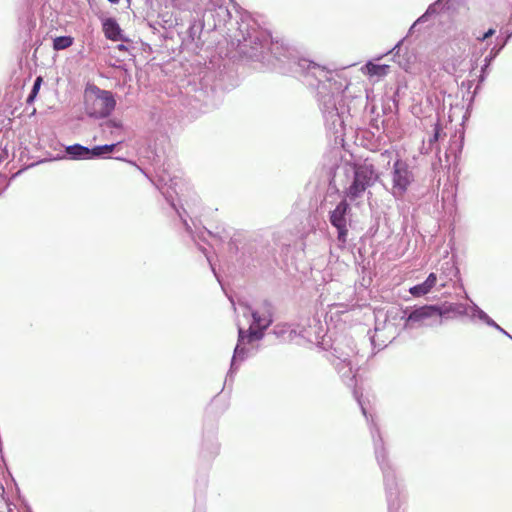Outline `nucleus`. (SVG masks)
Returning <instances> with one entry per match:
<instances>
[{"label":"nucleus","mask_w":512,"mask_h":512,"mask_svg":"<svg viewBox=\"0 0 512 512\" xmlns=\"http://www.w3.org/2000/svg\"><path fill=\"white\" fill-rule=\"evenodd\" d=\"M85 112L90 118L109 117L116 107V100L111 91L90 85L85 90Z\"/></svg>","instance_id":"5"},{"label":"nucleus","mask_w":512,"mask_h":512,"mask_svg":"<svg viewBox=\"0 0 512 512\" xmlns=\"http://www.w3.org/2000/svg\"><path fill=\"white\" fill-rule=\"evenodd\" d=\"M102 131L105 133L107 131L110 132L111 135H120V131L123 127V124L118 119H108L100 124Z\"/></svg>","instance_id":"22"},{"label":"nucleus","mask_w":512,"mask_h":512,"mask_svg":"<svg viewBox=\"0 0 512 512\" xmlns=\"http://www.w3.org/2000/svg\"><path fill=\"white\" fill-rule=\"evenodd\" d=\"M229 249H230V251H231V252H232L234 249H235V251H238V247H237V245H236L235 241H232V240L230 241V243H229Z\"/></svg>","instance_id":"38"},{"label":"nucleus","mask_w":512,"mask_h":512,"mask_svg":"<svg viewBox=\"0 0 512 512\" xmlns=\"http://www.w3.org/2000/svg\"><path fill=\"white\" fill-rule=\"evenodd\" d=\"M402 42L403 40H400L392 49L389 53H393L394 54V60L398 63V65L404 69L405 71H408L409 68H410V64H409V61L407 59H405L404 57H401L399 55V51L401 49V45H402Z\"/></svg>","instance_id":"26"},{"label":"nucleus","mask_w":512,"mask_h":512,"mask_svg":"<svg viewBox=\"0 0 512 512\" xmlns=\"http://www.w3.org/2000/svg\"><path fill=\"white\" fill-rule=\"evenodd\" d=\"M273 331L277 336H281L286 332L285 326H279V325L276 326Z\"/></svg>","instance_id":"36"},{"label":"nucleus","mask_w":512,"mask_h":512,"mask_svg":"<svg viewBox=\"0 0 512 512\" xmlns=\"http://www.w3.org/2000/svg\"><path fill=\"white\" fill-rule=\"evenodd\" d=\"M237 262L239 263L240 266H250V261L248 259H246V257L244 256V252H242L241 256L239 258H237Z\"/></svg>","instance_id":"35"},{"label":"nucleus","mask_w":512,"mask_h":512,"mask_svg":"<svg viewBox=\"0 0 512 512\" xmlns=\"http://www.w3.org/2000/svg\"><path fill=\"white\" fill-rule=\"evenodd\" d=\"M472 316L477 317L490 327H497V323L476 304H473L472 306Z\"/></svg>","instance_id":"23"},{"label":"nucleus","mask_w":512,"mask_h":512,"mask_svg":"<svg viewBox=\"0 0 512 512\" xmlns=\"http://www.w3.org/2000/svg\"><path fill=\"white\" fill-rule=\"evenodd\" d=\"M428 16H429V15H426V12H425L422 16H420V17L417 19L416 23H420V22H424V21H426V19H427V17H428Z\"/></svg>","instance_id":"39"},{"label":"nucleus","mask_w":512,"mask_h":512,"mask_svg":"<svg viewBox=\"0 0 512 512\" xmlns=\"http://www.w3.org/2000/svg\"><path fill=\"white\" fill-rule=\"evenodd\" d=\"M334 352H335V353H338V348H336V347H335V348H334Z\"/></svg>","instance_id":"43"},{"label":"nucleus","mask_w":512,"mask_h":512,"mask_svg":"<svg viewBox=\"0 0 512 512\" xmlns=\"http://www.w3.org/2000/svg\"><path fill=\"white\" fill-rule=\"evenodd\" d=\"M270 49L275 58L272 69L294 77L302 76L309 86L317 87V102L325 125L334 133H340L344 126L343 93L348 87L347 80L333 70L300 58L285 41L272 42Z\"/></svg>","instance_id":"1"},{"label":"nucleus","mask_w":512,"mask_h":512,"mask_svg":"<svg viewBox=\"0 0 512 512\" xmlns=\"http://www.w3.org/2000/svg\"><path fill=\"white\" fill-rule=\"evenodd\" d=\"M103 32L105 37L111 41H126L127 38L123 35L122 29L114 18H106L103 23Z\"/></svg>","instance_id":"16"},{"label":"nucleus","mask_w":512,"mask_h":512,"mask_svg":"<svg viewBox=\"0 0 512 512\" xmlns=\"http://www.w3.org/2000/svg\"><path fill=\"white\" fill-rule=\"evenodd\" d=\"M441 133H442V126H441L439 120H437L433 125L432 135L429 137L427 143H425V142L423 143V147H422L423 154H429L434 149L436 151H439L438 141L441 137Z\"/></svg>","instance_id":"19"},{"label":"nucleus","mask_w":512,"mask_h":512,"mask_svg":"<svg viewBox=\"0 0 512 512\" xmlns=\"http://www.w3.org/2000/svg\"><path fill=\"white\" fill-rule=\"evenodd\" d=\"M156 188L162 193V195L165 197L166 201L170 204V206L175 210L177 215L179 216L180 220L182 221L187 233L191 236L192 240L196 243L198 246V249L205 254L207 261L209 262L211 269L214 273V275L218 278L215 268L211 262L210 257L207 255L206 248L198 243V240L205 241L206 236L218 238L221 241H224L226 238L229 237L228 234H225L224 236L220 234L213 233L212 231L202 228L198 229L196 227L195 221L190 218L187 211L181 206L177 207L175 203V199L173 196V193L177 194L175 186L177 185L175 178L171 177L164 169L158 170L156 172V178L152 181Z\"/></svg>","instance_id":"4"},{"label":"nucleus","mask_w":512,"mask_h":512,"mask_svg":"<svg viewBox=\"0 0 512 512\" xmlns=\"http://www.w3.org/2000/svg\"><path fill=\"white\" fill-rule=\"evenodd\" d=\"M354 396H355V398H356V400H357V402H358V404H359V406L361 408V411H362L363 415L368 420L367 411H366L365 407L363 406V403H362L360 397L358 396V393H357L356 390H354Z\"/></svg>","instance_id":"34"},{"label":"nucleus","mask_w":512,"mask_h":512,"mask_svg":"<svg viewBox=\"0 0 512 512\" xmlns=\"http://www.w3.org/2000/svg\"><path fill=\"white\" fill-rule=\"evenodd\" d=\"M122 142L123 140H119L115 143L96 145L90 148V160L109 158L110 154L114 152L116 147L119 146Z\"/></svg>","instance_id":"18"},{"label":"nucleus","mask_w":512,"mask_h":512,"mask_svg":"<svg viewBox=\"0 0 512 512\" xmlns=\"http://www.w3.org/2000/svg\"><path fill=\"white\" fill-rule=\"evenodd\" d=\"M219 450L220 445L217 441L216 432L211 430L204 435L200 454L204 459L210 460L218 455Z\"/></svg>","instance_id":"14"},{"label":"nucleus","mask_w":512,"mask_h":512,"mask_svg":"<svg viewBox=\"0 0 512 512\" xmlns=\"http://www.w3.org/2000/svg\"><path fill=\"white\" fill-rule=\"evenodd\" d=\"M350 212L351 207L346 200H341L335 209L329 212V222L337 230V241L340 248H344L347 242V216Z\"/></svg>","instance_id":"8"},{"label":"nucleus","mask_w":512,"mask_h":512,"mask_svg":"<svg viewBox=\"0 0 512 512\" xmlns=\"http://www.w3.org/2000/svg\"><path fill=\"white\" fill-rule=\"evenodd\" d=\"M459 269L455 266L454 263L450 261H446L441 266V274L440 279H443L442 286H445L448 281L453 280V278L458 277Z\"/></svg>","instance_id":"20"},{"label":"nucleus","mask_w":512,"mask_h":512,"mask_svg":"<svg viewBox=\"0 0 512 512\" xmlns=\"http://www.w3.org/2000/svg\"><path fill=\"white\" fill-rule=\"evenodd\" d=\"M392 327V325H389L386 323V320L383 322V323H376V326H375V334H378L379 332H381L382 330L384 329H387V328H390ZM377 335H374L371 337V343L373 345L374 348H377L378 350H381L382 348H384L386 346L385 344V340H381V343H376V337Z\"/></svg>","instance_id":"28"},{"label":"nucleus","mask_w":512,"mask_h":512,"mask_svg":"<svg viewBox=\"0 0 512 512\" xmlns=\"http://www.w3.org/2000/svg\"><path fill=\"white\" fill-rule=\"evenodd\" d=\"M512 37V31L507 32L504 37L498 36L496 38V44L490 49L487 56H485L483 60V64L480 69V74L478 76V84L475 88V92L481 87V85L486 80L487 76L490 72V66L492 62L495 60V58L502 53V50L504 47L508 44L509 40Z\"/></svg>","instance_id":"10"},{"label":"nucleus","mask_w":512,"mask_h":512,"mask_svg":"<svg viewBox=\"0 0 512 512\" xmlns=\"http://www.w3.org/2000/svg\"><path fill=\"white\" fill-rule=\"evenodd\" d=\"M108 1H109L110 3H112V4H117V3H119V1H120V0H108Z\"/></svg>","instance_id":"41"},{"label":"nucleus","mask_w":512,"mask_h":512,"mask_svg":"<svg viewBox=\"0 0 512 512\" xmlns=\"http://www.w3.org/2000/svg\"><path fill=\"white\" fill-rule=\"evenodd\" d=\"M368 73L371 76H385L388 73L389 65L386 64H374L372 62L367 63Z\"/></svg>","instance_id":"27"},{"label":"nucleus","mask_w":512,"mask_h":512,"mask_svg":"<svg viewBox=\"0 0 512 512\" xmlns=\"http://www.w3.org/2000/svg\"><path fill=\"white\" fill-rule=\"evenodd\" d=\"M434 308L436 309L435 315H436V325L442 324V318L447 316L450 313L463 315L466 313V308L463 304L460 303H449L444 302L441 304H433Z\"/></svg>","instance_id":"15"},{"label":"nucleus","mask_w":512,"mask_h":512,"mask_svg":"<svg viewBox=\"0 0 512 512\" xmlns=\"http://www.w3.org/2000/svg\"><path fill=\"white\" fill-rule=\"evenodd\" d=\"M247 342V334L246 331L239 327L238 328V341L236 347L234 349V353L231 359L230 369L226 376V381L232 380L234 374L238 370L237 362H243L249 354V349L245 347V343Z\"/></svg>","instance_id":"13"},{"label":"nucleus","mask_w":512,"mask_h":512,"mask_svg":"<svg viewBox=\"0 0 512 512\" xmlns=\"http://www.w3.org/2000/svg\"><path fill=\"white\" fill-rule=\"evenodd\" d=\"M206 23L207 22L205 19L203 21L199 19H193L190 22V26L187 30V36L191 42H195L196 40L200 39V35Z\"/></svg>","instance_id":"21"},{"label":"nucleus","mask_w":512,"mask_h":512,"mask_svg":"<svg viewBox=\"0 0 512 512\" xmlns=\"http://www.w3.org/2000/svg\"><path fill=\"white\" fill-rule=\"evenodd\" d=\"M117 48H118L119 50H125V51L127 50V47H126L124 44H119V45L117 46Z\"/></svg>","instance_id":"40"},{"label":"nucleus","mask_w":512,"mask_h":512,"mask_svg":"<svg viewBox=\"0 0 512 512\" xmlns=\"http://www.w3.org/2000/svg\"><path fill=\"white\" fill-rule=\"evenodd\" d=\"M495 34V29L490 28L482 36L477 37V40L480 42H484Z\"/></svg>","instance_id":"32"},{"label":"nucleus","mask_w":512,"mask_h":512,"mask_svg":"<svg viewBox=\"0 0 512 512\" xmlns=\"http://www.w3.org/2000/svg\"><path fill=\"white\" fill-rule=\"evenodd\" d=\"M252 324L246 331L247 343L259 341L264 337L265 330L272 324L273 319L270 313L260 314L256 310L251 311Z\"/></svg>","instance_id":"12"},{"label":"nucleus","mask_w":512,"mask_h":512,"mask_svg":"<svg viewBox=\"0 0 512 512\" xmlns=\"http://www.w3.org/2000/svg\"><path fill=\"white\" fill-rule=\"evenodd\" d=\"M200 0H171L172 6L181 11L194 10Z\"/></svg>","instance_id":"24"},{"label":"nucleus","mask_w":512,"mask_h":512,"mask_svg":"<svg viewBox=\"0 0 512 512\" xmlns=\"http://www.w3.org/2000/svg\"><path fill=\"white\" fill-rule=\"evenodd\" d=\"M378 175L371 163L355 164L353 168V180L346 191L347 197L354 201L359 198L367 188L377 180Z\"/></svg>","instance_id":"6"},{"label":"nucleus","mask_w":512,"mask_h":512,"mask_svg":"<svg viewBox=\"0 0 512 512\" xmlns=\"http://www.w3.org/2000/svg\"><path fill=\"white\" fill-rule=\"evenodd\" d=\"M496 330H498L499 332H501L502 334H504L505 336H507L509 339L512 340V335L509 334L505 329H503L501 326H499L497 324V327H494Z\"/></svg>","instance_id":"37"},{"label":"nucleus","mask_w":512,"mask_h":512,"mask_svg":"<svg viewBox=\"0 0 512 512\" xmlns=\"http://www.w3.org/2000/svg\"><path fill=\"white\" fill-rule=\"evenodd\" d=\"M391 176L393 195L396 198L403 197L414 181V174L410 165L402 159L395 160L392 166Z\"/></svg>","instance_id":"7"},{"label":"nucleus","mask_w":512,"mask_h":512,"mask_svg":"<svg viewBox=\"0 0 512 512\" xmlns=\"http://www.w3.org/2000/svg\"><path fill=\"white\" fill-rule=\"evenodd\" d=\"M74 42V38L71 36H58L53 39V49L60 51L69 48Z\"/></svg>","instance_id":"25"},{"label":"nucleus","mask_w":512,"mask_h":512,"mask_svg":"<svg viewBox=\"0 0 512 512\" xmlns=\"http://www.w3.org/2000/svg\"><path fill=\"white\" fill-rule=\"evenodd\" d=\"M354 354L353 349L350 352H341L339 355H334L332 364L340 375L342 381L348 387L355 386V372L351 361V356Z\"/></svg>","instance_id":"11"},{"label":"nucleus","mask_w":512,"mask_h":512,"mask_svg":"<svg viewBox=\"0 0 512 512\" xmlns=\"http://www.w3.org/2000/svg\"><path fill=\"white\" fill-rule=\"evenodd\" d=\"M435 311L436 309L433 304L415 307L411 310L406 308L403 310V315L400 317L401 320H404L403 329L410 330L413 329L416 324H423L425 320L432 318L436 319ZM435 322L436 320L429 325H436Z\"/></svg>","instance_id":"9"},{"label":"nucleus","mask_w":512,"mask_h":512,"mask_svg":"<svg viewBox=\"0 0 512 512\" xmlns=\"http://www.w3.org/2000/svg\"><path fill=\"white\" fill-rule=\"evenodd\" d=\"M213 6L204 14L208 29L224 30L231 45L242 57L270 67L275 61L270 47L272 42L277 41L271 37L270 32L261 28L249 12L242 10L235 3V21H232L231 12L224 3Z\"/></svg>","instance_id":"2"},{"label":"nucleus","mask_w":512,"mask_h":512,"mask_svg":"<svg viewBox=\"0 0 512 512\" xmlns=\"http://www.w3.org/2000/svg\"><path fill=\"white\" fill-rule=\"evenodd\" d=\"M221 1H222V3H225V1H224V0H221ZM229 1H230V2H232L233 0H229Z\"/></svg>","instance_id":"44"},{"label":"nucleus","mask_w":512,"mask_h":512,"mask_svg":"<svg viewBox=\"0 0 512 512\" xmlns=\"http://www.w3.org/2000/svg\"><path fill=\"white\" fill-rule=\"evenodd\" d=\"M42 82H43V79L41 76L36 77V79L34 80L33 86L31 88V91L27 97V103H32L35 100V98L37 97V95L39 93Z\"/></svg>","instance_id":"29"},{"label":"nucleus","mask_w":512,"mask_h":512,"mask_svg":"<svg viewBox=\"0 0 512 512\" xmlns=\"http://www.w3.org/2000/svg\"><path fill=\"white\" fill-rule=\"evenodd\" d=\"M370 433L375 458L383 475L388 512H404L403 505L406 502V494L403 486L398 481L396 469L389 459L379 428L374 423L373 418H371Z\"/></svg>","instance_id":"3"},{"label":"nucleus","mask_w":512,"mask_h":512,"mask_svg":"<svg viewBox=\"0 0 512 512\" xmlns=\"http://www.w3.org/2000/svg\"><path fill=\"white\" fill-rule=\"evenodd\" d=\"M65 157L70 160H90V148L75 143L65 147Z\"/></svg>","instance_id":"17"},{"label":"nucleus","mask_w":512,"mask_h":512,"mask_svg":"<svg viewBox=\"0 0 512 512\" xmlns=\"http://www.w3.org/2000/svg\"><path fill=\"white\" fill-rule=\"evenodd\" d=\"M442 0H437L435 3L431 4L428 6L427 10H426V15H432V14H435L437 13V8L436 6L441 2Z\"/></svg>","instance_id":"33"},{"label":"nucleus","mask_w":512,"mask_h":512,"mask_svg":"<svg viewBox=\"0 0 512 512\" xmlns=\"http://www.w3.org/2000/svg\"><path fill=\"white\" fill-rule=\"evenodd\" d=\"M409 292L414 296V297H421L423 295H426L427 293L430 292V290L425 286V284L422 282L420 284H417V285H414L413 287H411L409 289Z\"/></svg>","instance_id":"30"},{"label":"nucleus","mask_w":512,"mask_h":512,"mask_svg":"<svg viewBox=\"0 0 512 512\" xmlns=\"http://www.w3.org/2000/svg\"><path fill=\"white\" fill-rule=\"evenodd\" d=\"M476 66H477V62H474V63L472 64V69H474Z\"/></svg>","instance_id":"42"},{"label":"nucleus","mask_w":512,"mask_h":512,"mask_svg":"<svg viewBox=\"0 0 512 512\" xmlns=\"http://www.w3.org/2000/svg\"><path fill=\"white\" fill-rule=\"evenodd\" d=\"M436 282L437 275L435 273H430L423 283L431 291V289L435 286Z\"/></svg>","instance_id":"31"}]
</instances>
